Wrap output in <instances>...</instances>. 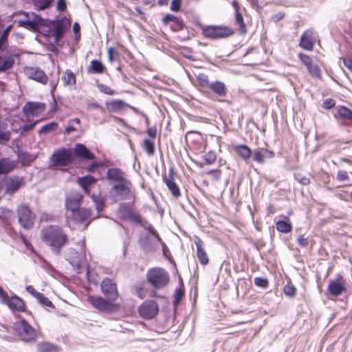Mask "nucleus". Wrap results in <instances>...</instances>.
<instances>
[{"mask_svg":"<svg viewBox=\"0 0 352 352\" xmlns=\"http://www.w3.org/2000/svg\"><path fill=\"white\" fill-rule=\"evenodd\" d=\"M184 296V290L182 288H177L173 294V303L175 305H178Z\"/></svg>","mask_w":352,"mask_h":352,"instance_id":"nucleus-51","label":"nucleus"},{"mask_svg":"<svg viewBox=\"0 0 352 352\" xmlns=\"http://www.w3.org/2000/svg\"><path fill=\"white\" fill-rule=\"evenodd\" d=\"M137 224L141 225L145 229L148 230L151 234L156 236L159 241H161L160 236L156 232L155 229L151 225L148 221L142 219V223H136Z\"/></svg>","mask_w":352,"mask_h":352,"instance_id":"nucleus-44","label":"nucleus"},{"mask_svg":"<svg viewBox=\"0 0 352 352\" xmlns=\"http://www.w3.org/2000/svg\"><path fill=\"white\" fill-rule=\"evenodd\" d=\"M142 147L148 155H153L155 153V145L153 142L145 139L144 140Z\"/></svg>","mask_w":352,"mask_h":352,"instance_id":"nucleus-42","label":"nucleus"},{"mask_svg":"<svg viewBox=\"0 0 352 352\" xmlns=\"http://www.w3.org/2000/svg\"><path fill=\"white\" fill-rule=\"evenodd\" d=\"M19 335L25 342H34L37 337V331L25 320L15 324Z\"/></svg>","mask_w":352,"mask_h":352,"instance_id":"nucleus-9","label":"nucleus"},{"mask_svg":"<svg viewBox=\"0 0 352 352\" xmlns=\"http://www.w3.org/2000/svg\"><path fill=\"white\" fill-rule=\"evenodd\" d=\"M137 224L141 225L145 229L148 230L151 234L156 236L159 241H161L160 236L156 232L155 229L151 225L148 221L142 219V223H136Z\"/></svg>","mask_w":352,"mask_h":352,"instance_id":"nucleus-46","label":"nucleus"},{"mask_svg":"<svg viewBox=\"0 0 352 352\" xmlns=\"http://www.w3.org/2000/svg\"><path fill=\"white\" fill-rule=\"evenodd\" d=\"M274 156V152L263 148H258L252 153L253 160L259 164H263L265 158H272Z\"/></svg>","mask_w":352,"mask_h":352,"instance_id":"nucleus-26","label":"nucleus"},{"mask_svg":"<svg viewBox=\"0 0 352 352\" xmlns=\"http://www.w3.org/2000/svg\"><path fill=\"white\" fill-rule=\"evenodd\" d=\"M163 180L173 197L178 198L181 196L179 188L175 182L174 171L173 169L170 170L168 176H163Z\"/></svg>","mask_w":352,"mask_h":352,"instance_id":"nucleus-19","label":"nucleus"},{"mask_svg":"<svg viewBox=\"0 0 352 352\" xmlns=\"http://www.w3.org/2000/svg\"><path fill=\"white\" fill-rule=\"evenodd\" d=\"M337 178L339 181L343 182L349 178L348 173L345 170H338L337 173Z\"/></svg>","mask_w":352,"mask_h":352,"instance_id":"nucleus-63","label":"nucleus"},{"mask_svg":"<svg viewBox=\"0 0 352 352\" xmlns=\"http://www.w3.org/2000/svg\"><path fill=\"white\" fill-rule=\"evenodd\" d=\"M181 0H173L170 5V10L173 12H178L181 8Z\"/></svg>","mask_w":352,"mask_h":352,"instance_id":"nucleus-61","label":"nucleus"},{"mask_svg":"<svg viewBox=\"0 0 352 352\" xmlns=\"http://www.w3.org/2000/svg\"><path fill=\"white\" fill-rule=\"evenodd\" d=\"M216 154L213 151H209L206 153L204 160L208 164H212L216 161Z\"/></svg>","mask_w":352,"mask_h":352,"instance_id":"nucleus-54","label":"nucleus"},{"mask_svg":"<svg viewBox=\"0 0 352 352\" xmlns=\"http://www.w3.org/2000/svg\"><path fill=\"white\" fill-rule=\"evenodd\" d=\"M42 241L56 255H59L63 247L68 241V236L63 229L57 225H50L42 229L41 232Z\"/></svg>","mask_w":352,"mask_h":352,"instance_id":"nucleus-1","label":"nucleus"},{"mask_svg":"<svg viewBox=\"0 0 352 352\" xmlns=\"http://www.w3.org/2000/svg\"><path fill=\"white\" fill-rule=\"evenodd\" d=\"M298 57L301 62L305 65L307 71L311 76L320 78L321 77V71L317 64L312 62V59L307 54L299 53Z\"/></svg>","mask_w":352,"mask_h":352,"instance_id":"nucleus-17","label":"nucleus"},{"mask_svg":"<svg viewBox=\"0 0 352 352\" xmlns=\"http://www.w3.org/2000/svg\"><path fill=\"white\" fill-rule=\"evenodd\" d=\"M38 122V120H36L32 124H25V125L21 126L19 128L20 133H26V132L33 129Z\"/></svg>","mask_w":352,"mask_h":352,"instance_id":"nucleus-57","label":"nucleus"},{"mask_svg":"<svg viewBox=\"0 0 352 352\" xmlns=\"http://www.w3.org/2000/svg\"><path fill=\"white\" fill-rule=\"evenodd\" d=\"M101 292L109 301H115L118 297L117 285L108 278H104L100 284Z\"/></svg>","mask_w":352,"mask_h":352,"instance_id":"nucleus-13","label":"nucleus"},{"mask_svg":"<svg viewBox=\"0 0 352 352\" xmlns=\"http://www.w3.org/2000/svg\"><path fill=\"white\" fill-rule=\"evenodd\" d=\"M37 349L39 352H57L58 351L57 346L52 344L50 342H40L37 344Z\"/></svg>","mask_w":352,"mask_h":352,"instance_id":"nucleus-38","label":"nucleus"},{"mask_svg":"<svg viewBox=\"0 0 352 352\" xmlns=\"http://www.w3.org/2000/svg\"><path fill=\"white\" fill-rule=\"evenodd\" d=\"M18 221L24 229L30 230L32 228L34 221V215L28 206L20 204L16 209Z\"/></svg>","mask_w":352,"mask_h":352,"instance_id":"nucleus-6","label":"nucleus"},{"mask_svg":"<svg viewBox=\"0 0 352 352\" xmlns=\"http://www.w3.org/2000/svg\"><path fill=\"white\" fill-rule=\"evenodd\" d=\"M80 130V120L79 118L70 119L68 121V126L64 131L65 135H69L72 132L79 131Z\"/></svg>","mask_w":352,"mask_h":352,"instance_id":"nucleus-32","label":"nucleus"},{"mask_svg":"<svg viewBox=\"0 0 352 352\" xmlns=\"http://www.w3.org/2000/svg\"><path fill=\"white\" fill-rule=\"evenodd\" d=\"M16 162L9 158L0 160V174H7L12 171L16 166Z\"/></svg>","mask_w":352,"mask_h":352,"instance_id":"nucleus-30","label":"nucleus"},{"mask_svg":"<svg viewBox=\"0 0 352 352\" xmlns=\"http://www.w3.org/2000/svg\"><path fill=\"white\" fill-rule=\"evenodd\" d=\"M64 86H70L76 84V76L70 69H67L62 77Z\"/></svg>","mask_w":352,"mask_h":352,"instance_id":"nucleus-36","label":"nucleus"},{"mask_svg":"<svg viewBox=\"0 0 352 352\" xmlns=\"http://www.w3.org/2000/svg\"><path fill=\"white\" fill-rule=\"evenodd\" d=\"M38 302L44 305V306H46V307H53V303L52 302L51 300H49L48 298H47L46 296H45L43 294H40V295L38 296V297L36 298Z\"/></svg>","mask_w":352,"mask_h":352,"instance_id":"nucleus-52","label":"nucleus"},{"mask_svg":"<svg viewBox=\"0 0 352 352\" xmlns=\"http://www.w3.org/2000/svg\"><path fill=\"white\" fill-rule=\"evenodd\" d=\"M85 241L82 242V248L78 252L74 248H68L66 252L67 260L73 267L80 269L83 261L85 259Z\"/></svg>","mask_w":352,"mask_h":352,"instance_id":"nucleus-12","label":"nucleus"},{"mask_svg":"<svg viewBox=\"0 0 352 352\" xmlns=\"http://www.w3.org/2000/svg\"><path fill=\"white\" fill-rule=\"evenodd\" d=\"M87 302L95 309L105 313L118 311L120 307L119 304L112 302L113 301H109L107 298L104 299L100 296H89L87 297Z\"/></svg>","mask_w":352,"mask_h":352,"instance_id":"nucleus-5","label":"nucleus"},{"mask_svg":"<svg viewBox=\"0 0 352 352\" xmlns=\"http://www.w3.org/2000/svg\"><path fill=\"white\" fill-rule=\"evenodd\" d=\"M233 149L245 162H248L252 155L250 148L245 144L234 145Z\"/></svg>","mask_w":352,"mask_h":352,"instance_id":"nucleus-29","label":"nucleus"},{"mask_svg":"<svg viewBox=\"0 0 352 352\" xmlns=\"http://www.w3.org/2000/svg\"><path fill=\"white\" fill-rule=\"evenodd\" d=\"M58 127V124L55 122H50L44 125L39 131V134H47L48 133L54 131Z\"/></svg>","mask_w":352,"mask_h":352,"instance_id":"nucleus-41","label":"nucleus"},{"mask_svg":"<svg viewBox=\"0 0 352 352\" xmlns=\"http://www.w3.org/2000/svg\"><path fill=\"white\" fill-rule=\"evenodd\" d=\"M120 218L133 223H142L140 214L131 208L129 204L121 203L118 209Z\"/></svg>","mask_w":352,"mask_h":352,"instance_id":"nucleus-8","label":"nucleus"},{"mask_svg":"<svg viewBox=\"0 0 352 352\" xmlns=\"http://www.w3.org/2000/svg\"><path fill=\"white\" fill-rule=\"evenodd\" d=\"M146 278L148 283L155 290L160 289L166 287L170 280L168 273L161 267L150 269L147 272Z\"/></svg>","mask_w":352,"mask_h":352,"instance_id":"nucleus-2","label":"nucleus"},{"mask_svg":"<svg viewBox=\"0 0 352 352\" xmlns=\"http://www.w3.org/2000/svg\"><path fill=\"white\" fill-rule=\"evenodd\" d=\"M236 23L239 26V30L241 34H244L246 33V27L243 22V18L241 14L236 12L235 14Z\"/></svg>","mask_w":352,"mask_h":352,"instance_id":"nucleus-43","label":"nucleus"},{"mask_svg":"<svg viewBox=\"0 0 352 352\" xmlns=\"http://www.w3.org/2000/svg\"><path fill=\"white\" fill-rule=\"evenodd\" d=\"M26 291L30 294L32 296H34L35 298H37L38 296L40 295V292L36 291V289L34 288L32 285H28L25 287Z\"/></svg>","mask_w":352,"mask_h":352,"instance_id":"nucleus-64","label":"nucleus"},{"mask_svg":"<svg viewBox=\"0 0 352 352\" xmlns=\"http://www.w3.org/2000/svg\"><path fill=\"white\" fill-rule=\"evenodd\" d=\"M130 180L113 186L109 193L114 201L131 199L134 197Z\"/></svg>","mask_w":352,"mask_h":352,"instance_id":"nucleus-3","label":"nucleus"},{"mask_svg":"<svg viewBox=\"0 0 352 352\" xmlns=\"http://www.w3.org/2000/svg\"><path fill=\"white\" fill-rule=\"evenodd\" d=\"M164 25H168L170 22L173 24L170 25V28L173 31L177 32L182 30L184 27V21L175 15L166 14L162 19Z\"/></svg>","mask_w":352,"mask_h":352,"instance_id":"nucleus-22","label":"nucleus"},{"mask_svg":"<svg viewBox=\"0 0 352 352\" xmlns=\"http://www.w3.org/2000/svg\"><path fill=\"white\" fill-rule=\"evenodd\" d=\"M340 117L346 119L352 123V111L345 107H340L338 110Z\"/></svg>","mask_w":352,"mask_h":352,"instance_id":"nucleus-40","label":"nucleus"},{"mask_svg":"<svg viewBox=\"0 0 352 352\" xmlns=\"http://www.w3.org/2000/svg\"><path fill=\"white\" fill-rule=\"evenodd\" d=\"M45 104L43 103L28 102L23 107V111L27 114L38 116L45 110Z\"/></svg>","mask_w":352,"mask_h":352,"instance_id":"nucleus-24","label":"nucleus"},{"mask_svg":"<svg viewBox=\"0 0 352 352\" xmlns=\"http://www.w3.org/2000/svg\"><path fill=\"white\" fill-rule=\"evenodd\" d=\"M118 57V54L113 47L108 50V58L111 62L114 61Z\"/></svg>","mask_w":352,"mask_h":352,"instance_id":"nucleus-60","label":"nucleus"},{"mask_svg":"<svg viewBox=\"0 0 352 352\" xmlns=\"http://www.w3.org/2000/svg\"><path fill=\"white\" fill-rule=\"evenodd\" d=\"M72 160V152L70 149L60 148L52 154L50 161L52 166H66Z\"/></svg>","mask_w":352,"mask_h":352,"instance_id":"nucleus-10","label":"nucleus"},{"mask_svg":"<svg viewBox=\"0 0 352 352\" xmlns=\"http://www.w3.org/2000/svg\"><path fill=\"white\" fill-rule=\"evenodd\" d=\"M107 109L109 112H117L122 110L125 107V103L121 100H114L106 102Z\"/></svg>","mask_w":352,"mask_h":352,"instance_id":"nucleus-33","label":"nucleus"},{"mask_svg":"<svg viewBox=\"0 0 352 352\" xmlns=\"http://www.w3.org/2000/svg\"><path fill=\"white\" fill-rule=\"evenodd\" d=\"M23 184V179L19 177H12L6 184V193L12 195Z\"/></svg>","mask_w":352,"mask_h":352,"instance_id":"nucleus-27","label":"nucleus"},{"mask_svg":"<svg viewBox=\"0 0 352 352\" xmlns=\"http://www.w3.org/2000/svg\"><path fill=\"white\" fill-rule=\"evenodd\" d=\"M284 294L289 297H294L296 294V288L292 285H287L283 289Z\"/></svg>","mask_w":352,"mask_h":352,"instance_id":"nucleus-55","label":"nucleus"},{"mask_svg":"<svg viewBox=\"0 0 352 352\" xmlns=\"http://www.w3.org/2000/svg\"><path fill=\"white\" fill-rule=\"evenodd\" d=\"M21 26L36 31L41 26L45 25V21L34 13L27 14L25 17L19 21Z\"/></svg>","mask_w":352,"mask_h":352,"instance_id":"nucleus-14","label":"nucleus"},{"mask_svg":"<svg viewBox=\"0 0 352 352\" xmlns=\"http://www.w3.org/2000/svg\"><path fill=\"white\" fill-rule=\"evenodd\" d=\"M202 34L208 38L221 39L232 36L234 32L227 26L208 25L203 27Z\"/></svg>","mask_w":352,"mask_h":352,"instance_id":"nucleus-4","label":"nucleus"},{"mask_svg":"<svg viewBox=\"0 0 352 352\" xmlns=\"http://www.w3.org/2000/svg\"><path fill=\"white\" fill-rule=\"evenodd\" d=\"M82 199L80 193L72 191L66 197L65 207L67 211L72 212V211L79 208L80 203Z\"/></svg>","mask_w":352,"mask_h":352,"instance_id":"nucleus-18","label":"nucleus"},{"mask_svg":"<svg viewBox=\"0 0 352 352\" xmlns=\"http://www.w3.org/2000/svg\"><path fill=\"white\" fill-rule=\"evenodd\" d=\"M0 302L6 305L13 311H25L24 301L16 295L8 296V294L0 286Z\"/></svg>","mask_w":352,"mask_h":352,"instance_id":"nucleus-7","label":"nucleus"},{"mask_svg":"<svg viewBox=\"0 0 352 352\" xmlns=\"http://www.w3.org/2000/svg\"><path fill=\"white\" fill-rule=\"evenodd\" d=\"M65 30V25L60 21L57 22L54 25L53 36H54L55 42H58L63 36Z\"/></svg>","mask_w":352,"mask_h":352,"instance_id":"nucleus-35","label":"nucleus"},{"mask_svg":"<svg viewBox=\"0 0 352 352\" xmlns=\"http://www.w3.org/2000/svg\"><path fill=\"white\" fill-rule=\"evenodd\" d=\"M214 94L223 96L226 94V88L223 82L220 81H216L214 82L210 83L208 87Z\"/></svg>","mask_w":352,"mask_h":352,"instance_id":"nucleus-34","label":"nucleus"},{"mask_svg":"<svg viewBox=\"0 0 352 352\" xmlns=\"http://www.w3.org/2000/svg\"><path fill=\"white\" fill-rule=\"evenodd\" d=\"M158 311V305L155 300H146L139 307L140 316L145 319L154 318Z\"/></svg>","mask_w":352,"mask_h":352,"instance_id":"nucleus-15","label":"nucleus"},{"mask_svg":"<svg viewBox=\"0 0 352 352\" xmlns=\"http://www.w3.org/2000/svg\"><path fill=\"white\" fill-rule=\"evenodd\" d=\"M100 90L104 93L105 94H107V95H113L114 94V91L113 89H111L109 86L107 85H103V84H100L99 86H98Z\"/></svg>","mask_w":352,"mask_h":352,"instance_id":"nucleus-59","label":"nucleus"},{"mask_svg":"<svg viewBox=\"0 0 352 352\" xmlns=\"http://www.w3.org/2000/svg\"><path fill=\"white\" fill-rule=\"evenodd\" d=\"M74 152L79 157L86 160H93L94 155L82 144L78 143L75 145Z\"/></svg>","mask_w":352,"mask_h":352,"instance_id":"nucleus-28","label":"nucleus"},{"mask_svg":"<svg viewBox=\"0 0 352 352\" xmlns=\"http://www.w3.org/2000/svg\"><path fill=\"white\" fill-rule=\"evenodd\" d=\"M314 32L313 30H307L301 36L300 41V46L306 50L311 51L316 41L314 37Z\"/></svg>","mask_w":352,"mask_h":352,"instance_id":"nucleus-20","label":"nucleus"},{"mask_svg":"<svg viewBox=\"0 0 352 352\" xmlns=\"http://www.w3.org/2000/svg\"><path fill=\"white\" fill-rule=\"evenodd\" d=\"M195 244L197 247V256L199 263L203 265H207L208 263V258L204 248V241L200 238L197 237L195 240Z\"/></svg>","mask_w":352,"mask_h":352,"instance_id":"nucleus-23","label":"nucleus"},{"mask_svg":"<svg viewBox=\"0 0 352 352\" xmlns=\"http://www.w3.org/2000/svg\"><path fill=\"white\" fill-rule=\"evenodd\" d=\"M197 77L201 87L206 88L210 86V83L206 74L200 73Z\"/></svg>","mask_w":352,"mask_h":352,"instance_id":"nucleus-48","label":"nucleus"},{"mask_svg":"<svg viewBox=\"0 0 352 352\" xmlns=\"http://www.w3.org/2000/svg\"><path fill=\"white\" fill-rule=\"evenodd\" d=\"M53 0H34V3L39 10L47 8Z\"/></svg>","mask_w":352,"mask_h":352,"instance_id":"nucleus-50","label":"nucleus"},{"mask_svg":"<svg viewBox=\"0 0 352 352\" xmlns=\"http://www.w3.org/2000/svg\"><path fill=\"white\" fill-rule=\"evenodd\" d=\"M104 67L102 63L98 60H92L89 67V72L91 74H102L104 72Z\"/></svg>","mask_w":352,"mask_h":352,"instance_id":"nucleus-37","label":"nucleus"},{"mask_svg":"<svg viewBox=\"0 0 352 352\" xmlns=\"http://www.w3.org/2000/svg\"><path fill=\"white\" fill-rule=\"evenodd\" d=\"M137 224L141 225L145 229L148 230L151 234L156 236L159 241H161L160 236L156 232L155 229L151 225L148 221L142 219V223H136Z\"/></svg>","mask_w":352,"mask_h":352,"instance_id":"nucleus-47","label":"nucleus"},{"mask_svg":"<svg viewBox=\"0 0 352 352\" xmlns=\"http://www.w3.org/2000/svg\"><path fill=\"white\" fill-rule=\"evenodd\" d=\"M298 243L300 246L305 248L309 245V238L304 237L303 235L299 236L297 239Z\"/></svg>","mask_w":352,"mask_h":352,"instance_id":"nucleus-62","label":"nucleus"},{"mask_svg":"<svg viewBox=\"0 0 352 352\" xmlns=\"http://www.w3.org/2000/svg\"><path fill=\"white\" fill-rule=\"evenodd\" d=\"M295 179L300 184L303 185H307L309 184V179L305 176H302L300 174H295Z\"/></svg>","mask_w":352,"mask_h":352,"instance_id":"nucleus-58","label":"nucleus"},{"mask_svg":"<svg viewBox=\"0 0 352 352\" xmlns=\"http://www.w3.org/2000/svg\"><path fill=\"white\" fill-rule=\"evenodd\" d=\"M70 217L77 223H83L91 217V211L87 208H78L71 212Z\"/></svg>","mask_w":352,"mask_h":352,"instance_id":"nucleus-25","label":"nucleus"},{"mask_svg":"<svg viewBox=\"0 0 352 352\" xmlns=\"http://www.w3.org/2000/svg\"><path fill=\"white\" fill-rule=\"evenodd\" d=\"M24 73L28 78L36 80L43 85H46L48 78L45 72L38 67H25Z\"/></svg>","mask_w":352,"mask_h":352,"instance_id":"nucleus-16","label":"nucleus"},{"mask_svg":"<svg viewBox=\"0 0 352 352\" xmlns=\"http://www.w3.org/2000/svg\"><path fill=\"white\" fill-rule=\"evenodd\" d=\"M107 177L109 181L118 182V184L129 181L126 177L125 173L118 168H111L108 169Z\"/></svg>","mask_w":352,"mask_h":352,"instance_id":"nucleus-21","label":"nucleus"},{"mask_svg":"<svg viewBox=\"0 0 352 352\" xmlns=\"http://www.w3.org/2000/svg\"><path fill=\"white\" fill-rule=\"evenodd\" d=\"M96 182V179L91 175H86L78 179V184L86 193H89V187Z\"/></svg>","mask_w":352,"mask_h":352,"instance_id":"nucleus-31","label":"nucleus"},{"mask_svg":"<svg viewBox=\"0 0 352 352\" xmlns=\"http://www.w3.org/2000/svg\"><path fill=\"white\" fill-rule=\"evenodd\" d=\"M276 228L278 231L283 233H289L292 231V224L285 221H278L276 223Z\"/></svg>","mask_w":352,"mask_h":352,"instance_id":"nucleus-39","label":"nucleus"},{"mask_svg":"<svg viewBox=\"0 0 352 352\" xmlns=\"http://www.w3.org/2000/svg\"><path fill=\"white\" fill-rule=\"evenodd\" d=\"M137 224L141 225L145 229L148 230L151 234L156 236L159 241H161L160 236L156 232L155 229L151 225L148 221L142 219V223H136Z\"/></svg>","mask_w":352,"mask_h":352,"instance_id":"nucleus-45","label":"nucleus"},{"mask_svg":"<svg viewBox=\"0 0 352 352\" xmlns=\"http://www.w3.org/2000/svg\"><path fill=\"white\" fill-rule=\"evenodd\" d=\"M327 290L334 297H338L346 291V282L341 274H338L334 279L329 280Z\"/></svg>","mask_w":352,"mask_h":352,"instance_id":"nucleus-11","label":"nucleus"},{"mask_svg":"<svg viewBox=\"0 0 352 352\" xmlns=\"http://www.w3.org/2000/svg\"><path fill=\"white\" fill-rule=\"evenodd\" d=\"M10 136L9 131H3L0 127V144H6L10 140Z\"/></svg>","mask_w":352,"mask_h":352,"instance_id":"nucleus-49","label":"nucleus"},{"mask_svg":"<svg viewBox=\"0 0 352 352\" xmlns=\"http://www.w3.org/2000/svg\"><path fill=\"white\" fill-rule=\"evenodd\" d=\"M254 284L257 286L265 288L268 285L267 279L260 277H256L254 280Z\"/></svg>","mask_w":352,"mask_h":352,"instance_id":"nucleus-56","label":"nucleus"},{"mask_svg":"<svg viewBox=\"0 0 352 352\" xmlns=\"http://www.w3.org/2000/svg\"><path fill=\"white\" fill-rule=\"evenodd\" d=\"M94 201L96 205V208L98 212H100L103 210L104 205H105V201L102 197H94Z\"/></svg>","mask_w":352,"mask_h":352,"instance_id":"nucleus-53","label":"nucleus"}]
</instances>
